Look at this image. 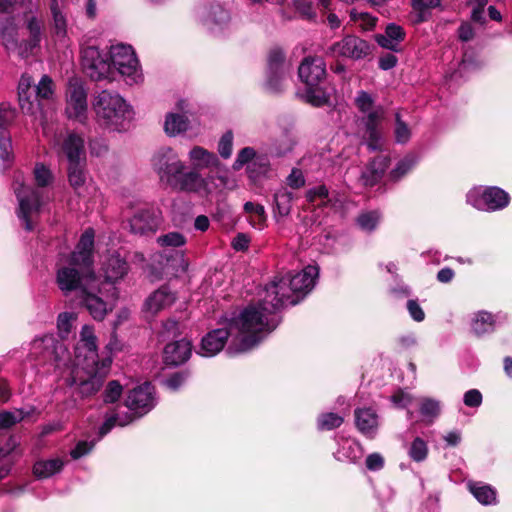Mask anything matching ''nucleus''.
Wrapping results in <instances>:
<instances>
[{
  "label": "nucleus",
  "instance_id": "obj_48",
  "mask_svg": "<svg viewBox=\"0 0 512 512\" xmlns=\"http://www.w3.org/2000/svg\"><path fill=\"white\" fill-rule=\"evenodd\" d=\"M36 98L34 99L36 103L37 100H49L52 98L54 94V85L52 79L43 75L38 85L35 87Z\"/></svg>",
  "mask_w": 512,
  "mask_h": 512
},
{
  "label": "nucleus",
  "instance_id": "obj_9",
  "mask_svg": "<svg viewBox=\"0 0 512 512\" xmlns=\"http://www.w3.org/2000/svg\"><path fill=\"white\" fill-rule=\"evenodd\" d=\"M298 75L306 86L303 94L306 102L316 107L328 103L329 93L321 85L326 76V65L321 57H306L299 66Z\"/></svg>",
  "mask_w": 512,
  "mask_h": 512
},
{
  "label": "nucleus",
  "instance_id": "obj_43",
  "mask_svg": "<svg viewBox=\"0 0 512 512\" xmlns=\"http://www.w3.org/2000/svg\"><path fill=\"white\" fill-rule=\"evenodd\" d=\"M84 163L85 161H78L68 164V180L75 190L81 188L85 183Z\"/></svg>",
  "mask_w": 512,
  "mask_h": 512
},
{
  "label": "nucleus",
  "instance_id": "obj_4",
  "mask_svg": "<svg viewBox=\"0 0 512 512\" xmlns=\"http://www.w3.org/2000/svg\"><path fill=\"white\" fill-rule=\"evenodd\" d=\"M245 313V308L232 318L226 328H218L207 333L201 341V346L198 353L205 357H212L218 354L225 346L228 338H230V345L228 352L230 354L242 353L251 350L257 346L268 334V329L256 331L257 327L251 322L249 325H244L242 316Z\"/></svg>",
  "mask_w": 512,
  "mask_h": 512
},
{
  "label": "nucleus",
  "instance_id": "obj_36",
  "mask_svg": "<svg viewBox=\"0 0 512 512\" xmlns=\"http://www.w3.org/2000/svg\"><path fill=\"white\" fill-rule=\"evenodd\" d=\"M50 9L53 19L52 29L54 36L58 41H64L67 36L66 16L63 14L57 0H51Z\"/></svg>",
  "mask_w": 512,
  "mask_h": 512
},
{
  "label": "nucleus",
  "instance_id": "obj_62",
  "mask_svg": "<svg viewBox=\"0 0 512 512\" xmlns=\"http://www.w3.org/2000/svg\"><path fill=\"white\" fill-rule=\"evenodd\" d=\"M468 4L473 7L472 9V20L475 22L483 21L484 7L487 4V0H467Z\"/></svg>",
  "mask_w": 512,
  "mask_h": 512
},
{
  "label": "nucleus",
  "instance_id": "obj_51",
  "mask_svg": "<svg viewBox=\"0 0 512 512\" xmlns=\"http://www.w3.org/2000/svg\"><path fill=\"white\" fill-rule=\"evenodd\" d=\"M76 319L77 315L74 312H62L58 315L57 328L62 338L69 335Z\"/></svg>",
  "mask_w": 512,
  "mask_h": 512
},
{
  "label": "nucleus",
  "instance_id": "obj_58",
  "mask_svg": "<svg viewBox=\"0 0 512 512\" xmlns=\"http://www.w3.org/2000/svg\"><path fill=\"white\" fill-rule=\"evenodd\" d=\"M411 137V130L408 125L396 114L395 139L397 143L405 144Z\"/></svg>",
  "mask_w": 512,
  "mask_h": 512
},
{
  "label": "nucleus",
  "instance_id": "obj_25",
  "mask_svg": "<svg viewBox=\"0 0 512 512\" xmlns=\"http://www.w3.org/2000/svg\"><path fill=\"white\" fill-rule=\"evenodd\" d=\"M136 419H138V417H136L133 411H124L123 407L118 405L105 412V420L99 428V435L100 437H103L115 426L124 427Z\"/></svg>",
  "mask_w": 512,
  "mask_h": 512
},
{
  "label": "nucleus",
  "instance_id": "obj_17",
  "mask_svg": "<svg viewBox=\"0 0 512 512\" xmlns=\"http://www.w3.org/2000/svg\"><path fill=\"white\" fill-rule=\"evenodd\" d=\"M54 148L59 156H64L67 159L68 164L85 161L84 139L74 132L56 137Z\"/></svg>",
  "mask_w": 512,
  "mask_h": 512
},
{
  "label": "nucleus",
  "instance_id": "obj_45",
  "mask_svg": "<svg viewBox=\"0 0 512 512\" xmlns=\"http://www.w3.org/2000/svg\"><path fill=\"white\" fill-rule=\"evenodd\" d=\"M292 199L293 194L285 188H281L275 193V206L280 216H287L290 213Z\"/></svg>",
  "mask_w": 512,
  "mask_h": 512
},
{
  "label": "nucleus",
  "instance_id": "obj_55",
  "mask_svg": "<svg viewBox=\"0 0 512 512\" xmlns=\"http://www.w3.org/2000/svg\"><path fill=\"white\" fill-rule=\"evenodd\" d=\"M162 247H180L186 243L185 237L179 232H170L157 238Z\"/></svg>",
  "mask_w": 512,
  "mask_h": 512
},
{
  "label": "nucleus",
  "instance_id": "obj_3",
  "mask_svg": "<svg viewBox=\"0 0 512 512\" xmlns=\"http://www.w3.org/2000/svg\"><path fill=\"white\" fill-rule=\"evenodd\" d=\"M93 245L94 231L87 229L81 235L75 251L57 263L55 282L65 296L72 292L79 296L92 282H97L91 268Z\"/></svg>",
  "mask_w": 512,
  "mask_h": 512
},
{
  "label": "nucleus",
  "instance_id": "obj_27",
  "mask_svg": "<svg viewBox=\"0 0 512 512\" xmlns=\"http://www.w3.org/2000/svg\"><path fill=\"white\" fill-rule=\"evenodd\" d=\"M192 352V345L186 339H181L166 345L164 349V361L168 365H180L186 362Z\"/></svg>",
  "mask_w": 512,
  "mask_h": 512
},
{
  "label": "nucleus",
  "instance_id": "obj_29",
  "mask_svg": "<svg viewBox=\"0 0 512 512\" xmlns=\"http://www.w3.org/2000/svg\"><path fill=\"white\" fill-rule=\"evenodd\" d=\"M404 38L405 32L403 28L394 23L387 25L384 34H377L375 36V40L379 46L393 52L400 50V43Z\"/></svg>",
  "mask_w": 512,
  "mask_h": 512
},
{
  "label": "nucleus",
  "instance_id": "obj_2",
  "mask_svg": "<svg viewBox=\"0 0 512 512\" xmlns=\"http://www.w3.org/2000/svg\"><path fill=\"white\" fill-rule=\"evenodd\" d=\"M112 363L111 356L99 359L94 330L84 325L80 339L75 347V363L71 371L72 386H76L83 397H88L100 390Z\"/></svg>",
  "mask_w": 512,
  "mask_h": 512
},
{
  "label": "nucleus",
  "instance_id": "obj_53",
  "mask_svg": "<svg viewBox=\"0 0 512 512\" xmlns=\"http://www.w3.org/2000/svg\"><path fill=\"white\" fill-rule=\"evenodd\" d=\"M122 392L123 387L117 380L108 382L102 394L104 403H115L121 397Z\"/></svg>",
  "mask_w": 512,
  "mask_h": 512
},
{
  "label": "nucleus",
  "instance_id": "obj_24",
  "mask_svg": "<svg viewBox=\"0 0 512 512\" xmlns=\"http://www.w3.org/2000/svg\"><path fill=\"white\" fill-rule=\"evenodd\" d=\"M199 17L203 24L211 31L217 32L227 27L230 15L220 5H211L205 7L199 12Z\"/></svg>",
  "mask_w": 512,
  "mask_h": 512
},
{
  "label": "nucleus",
  "instance_id": "obj_18",
  "mask_svg": "<svg viewBox=\"0 0 512 512\" xmlns=\"http://www.w3.org/2000/svg\"><path fill=\"white\" fill-rule=\"evenodd\" d=\"M330 52L334 56L360 60L370 54L371 48L367 41L354 35H348L341 41L333 44L330 48Z\"/></svg>",
  "mask_w": 512,
  "mask_h": 512
},
{
  "label": "nucleus",
  "instance_id": "obj_26",
  "mask_svg": "<svg viewBox=\"0 0 512 512\" xmlns=\"http://www.w3.org/2000/svg\"><path fill=\"white\" fill-rule=\"evenodd\" d=\"M188 158L192 165V168L189 170H195L197 172L202 169H218L221 166L217 155L201 146H194L189 151Z\"/></svg>",
  "mask_w": 512,
  "mask_h": 512
},
{
  "label": "nucleus",
  "instance_id": "obj_56",
  "mask_svg": "<svg viewBox=\"0 0 512 512\" xmlns=\"http://www.w3.org/2000/svg\"><path fill=\"white\" fill-rule=\"evenodd\" d=\"M415 161L411 157H405L400 160L396 167L390 172V177L392 180L397 181L406 175L414 166Z\"/></svg>",
  "mask_w": 512,
  "mask_h": 512
},
{
  "label": "nucleus",
  "instance_id": "obj_52",
  "mask_svg": "<svg viewBox=\"0 0 512 512\" xmlns=\"http://www.w3.org/2000/svg\"><path fill=\"white\" fill-rule=\"evenodd\" d=\"M343 423V417L336 413H324L318 417V428L320 430H332Z\"/></svg>",
  "mask_w": 512,
  "mask_h": 512
},
{
  "label": "nucleus",
  "instance_id": "obj_49",
  "mask_svg": "<svg viewBox=\"0 0 512 512\" xmlns=\"http://www.w3.org/2000/svg\"><path fill=\"white\" fill-rule=\"evenodd\" d=\"M408 454L410 458L415 462L424 461L428 455L427 443L419 437L415 438L411 443Z\"/></svg>",
  "mask_w": 512,
  "mask_h": 512
},
{
  "label": "nucleus",
  "instance_id": "obj_40",
  "mask_svg": "<svg viewBox=\"0 0 512 512\" xmlns=\"http://www.w3.org/2000/svg\"><path fill=\"white\" fill-rule=\"evenodd\" d=\"M270 168V160L267 154L257 153L253 162L246 168L250 179L256 180L261 175H265Z\"/></svg>",
  "mask_w": 512,
  "mask_h": 512
},
{
  "label": "nucleus",
  "instance_id": "obj_16",
  "mask_svg": "<svg viewBox=\"0 0 512 512\" xmlns=\"http://www.w3.org/2000/svg\"><path fill=\"white\" fill-rule=\"evenodd\" d=\"M155 406L154 388L145 383L132 389L125 400V407L140 418Z\"/></svg>",
  "mask_w": 512,
  "mask_h": 512
},
{
  "label": "nucleus",
  "instance_id": "obj_1",
  "mask_svg": "<svg viewBox=\"0 0 512 512\" xmlns=\"http://www.w3.org/2000/svg\"><path fill=\"white\" fill-rule=\"evenodd\" d=\"M319 275V268L308 265L302 271L295 274L275 278L265 286L260 299L245 308L242 316L244 325L251 322L257 327L256 331L264 328L271 333L280 323L278 312L284 305L297 304L315 285Z\"/></svg>",
  "mask_w": 512,
  "mask_h": 512
},
{
  "label": "nucleus",
  "instance_id": "obj_44",
  "mask_svg": "<svg viewBox=\"0 0 512 512\" xmlns=\"http://www.w3.org/2000/svg\"><path fill=\"white\" fill-rule=\"evenodd\" d=\"M381 213L377 210L362 212L357 217V224L365 232H372L381 221Z\"/></svg>",
  "mask_w": 512,
  "mask_h": 512
},
{
  "label": "nucleus",
  "instance_id": "obj_14",
  "mask_svg": "<svg viewBox=\"0 0 512 512\" xmlns=\"http://www.w3.org/2000/svg\"><path fill=\"white\" fill-rule=\"evenodd\" d=\"M65 114L69 119L84 123L88 115L87 91L78 79H71L65 96Z\"/></svg>",
  "mask_w": 512,
  "mask_h": 512
},
{
  "label": "nucleus",
  "instance_id": "obj_22",
  "mask_svg": "<svg viewBox=\"0 0 512 512\" xmlns=\"http://www.w3.org/2000/svg\"><path fill=\"white\" fill-rule=\"evenodd\" d=\"M176 300V295L167 286H162L148 296L143 305L147 316H155L160 311L169 308Z\"/></svg>",
  "mask_w": 512,
  "mask_h": 512
},
{
  "label": "nucleus",
  "instance_id": "obj_57",
  "mask_svg": "<svg viewBox=\"0 0 512 512\" xmlns=\"http://www.w3.org/2000/svg\"><path fill=\"white\" fill-rule=\"evenodd\" d=\"M233 139L234 137L231 131H227L221 136L218 142V153L222 158L228 159L232 155Z\"/></svg>",
  "mask_w": 512,
  "mask_h": 512
},
{
  "label": "nucleus",
  "instance_id": "obj_19",
  "mask_svg": "<svg viewBox=\"0 0 512 512\" xmlns=\"http://www.w3.org/2000/svg\"><path fill=\"white\" fill-rule=\"evenodd\" d=\"M33 350L42 351L44 358L54 361L59 367L69 359V352L66 346L58 341L54 335H45L33 341Z\"/></svg>",
  "mask_w": 512,
  "mask_h": 512
},
{
  "label": "nucleus",
  "instance_id": "obj_10",
  "mask_svg": "<svg viewBox=\"0 0 512 512\" xmlns=\"http://www.w3.org/2000/svg\"><path fill=\"white\" fill-rule=\"evenodd\" d=\"M356 107L365 116L362 122L365 126L364 140L372 151L381 149L384 143L382 131L379 127L383 117L382 106H375L374 99L366 91H359L355 98Z\"/></svg>",
  "mask_w": 512,
  "mask_h": 512
},
{
  "label": "nucleus",
  "instance_id": "obj_33",
  "mask_svg": "<svg viewBox=\"0 0 512 512\" xmlns=\"http://www.w3.org/2000/svg\"><path fill=\"white\" fill-rule=\"evenodd\" d=\"M65 463V460L60 457L40 459L33 465V475L37 479H48L60 473L63 470Z\"/></svg>",
  "mask_w": 512,
  "mask_h": 512
},
{
  "label": "nucleus",
  "instance_id": "obj_31",
  "mask_svg": "<svg viewBox=\"0 0 512 512\" xmlns=\"http://www.w3.org/2000/svg\"><path fill=\"white\" fill-rule=\"evenodd\" d=\"M355 423L358 430L366 437L373 438L378 429V416L371 408L356 409Z\"/></svg>",
  "mask_w": 512,
  "mask_h": 512
},
{
  "label": "nucleus",
  "instance_id": "obj_60",
  "mask_svg": "<svg viewBox=\"0 0 512 512\" xmlns=\"http://www.w3.org/2000/svg\"><path fill=\"white\" fill-rule=\"evenodd\" d=\"M15 118V110L8 103L0 104V129L7 126Z\"/></svg>",
  "mask_w": 512,
  "mask_h": 512
},
{
  "label": "nucleus",
  "instance_id": "obj_8",
  "mask_svg": "<svg viewBox=\"0 0 512 512\" xmlns=\"http://www.w3.org/2000/svg\"><path fill=\"white\" fill-rule=\"evenodd\" d=\"M26 28L29 36L18 41V28L12 19L0 20V40L8 52L16 53L21 58H26L34 53L42 39L43 21L35 15L26 20Z\"/></svg>",
  "mask_w": 512,
  "mask_h": 512
},
{
  "label": "nucleus",
  "instance_id": "obj_59",
  "mask_svg": "<svg viewBox=\"0 0 512 512\" xmlns=\"http://www.w3.org/2000/svg\"><path fill=\"white\" fill-rule=\"evenodd\" d=\"M0 159L7 163L13 159L11 137L4 132L0 133Z\"/></svg>",
  "mask_w": 512,
  "mask_h": 512
},
{
  "label": "nucleus",
  "instance_id": "obj_38",
  "mask_svg": "<svg viewBox=\"0 0 512 512\" xmlns=\"http://www.w3.org/2000/svg\"><path fill=\"white\" fill-rule=\"evenodd\" d=\"M243 208L252 227L259 230L265 227L267 216L263 205L248 201Z\"/></svg>",
  "mask_w": 512,
  "mask_h": 512
},
{
  "label": "nucleus",
  "instance_id": "obj_13",
  "mask_svg": "<svg viewBox=\"0 0 512 512\" xmlns=\"http://www.w3.org/2000/svg\"><path fill=\"white\" fill-rule=\"evenodd\" d=\"M466 201L479 211L494 212L506 208L510 203V196L496 186H477L469 190Z\"/></svg>",
  "mask_w": 512,
  "mask_h": 512
},
{
  "label": "nucleus",
  "instance_id": "obj_5",
  "mask_svg": "<svg viewBox=\"0 0 512 512\" xmlns=\"http://www.w3.org/2000/svg\"><path fill=\"white\" fill-rule=\"evenodd\" d=\"M152 166L160 181L176 191L207 193V178L200 172L188 170L178 153L171 147H162L152 157Z\"/></svg>",
  "mask_w": 512,
  "mask_h": 512
},
{
  "label": "nucleus",
  "instance_id": "obj_63",
  "mask_svg": "<svg viewBox=\"0 0 512 512\" xmlns=\"http://www.w3.org/2000/svg\"><path fill=\"white\" fill-rule=\"evenodd\" d=\"M463 401L468 407H479L482 403V394L477 389L468 390L464 394Z\"/></svg>",
  "mask_w": 512,
  "mask_h": 512
},
{
  "label": "nucleus",
  "instance_id": "obj_54",
  "mask_svg": "<svg viewBox=\"0 0 512 512\" xmlns=\"http://www.w3.org/2000/svg\"><path fill=\"white\" fill-rule=\"evenodd\" d=\"M440 403L432 398H423L420 403V413L426 418H435L439 415Z\"/></svg>",
  "mask_w": 512,
  "mask_h": 512
},
{
  "label": "nucleus",
  "instance_id": "obj_61",
  "mask_svg": "<svg viewBox=\"0 0 512 512\" xmlns=\"http://www.w3.org/2000/svg\"><path fill=\"white\" fill-rule=\"evenodd\" d=\"M393 404L398 408H406L412 403V396L408 392L399 390L391 396Z\"/></svg>",
  "mask_w": 512,
  "mask_h": 512
},
{
  "label": "nucleus",
  "instance_id": "obj_15",
  "mask_svg": "<svg viewBox=\"0 0 512 512\" xmlns=\"http://www.w3.org/2000/svg\"><path fill=\"white\" fill-rule=\"evenodd\" d=\"M82 66L87 76L94 81L114 78L111 60L108 61L97 47L89 46L82 50Z\"/></svg>",
  "mask_w": 512,
  "mask_h": 512
},
{
  "label": "nucleus",
  "instance_id": "obj_50",
  "mask_svg": "<svg viewBox=\"0 0 512 512\" xmlns=\"http://www.w3.org/2000/svg\"><path fill=\"white\" fill-rule=\"evenodd\" d=\"M257 153L258 152H256V150L252 147H244L238 152L237 157L232 165V168L235 171H239L244 166H246V168L249 167Z\"/></svg>",
  "mask_w": 512,
  "mask_h": 512
},
{
  "label": "nucleus",
  "instance_id": "obj_37",
  "mask_svg": "<svg viewBox=\"0 0 512 512\" xmlns=\"http://www.w3.org/2000/svg\"><path fill=\"white\" fill-rule=\"evenodd\" d=\"M470 492L483 505H495L497 503L496 491L490 485L471 482L468 484Z\"/></svg>",
  "mask_w": 512,
  "mask_h": 512
},
{
  "label": "nucleus",
  "instance_id": "obj_23",
  "mask_svg": "<svg viewBox=\"0 0 512 512\" xmlns=\"http://www.w3.org/2000/svg\"><path fill=\"white\" fill-rule=\"evenodd\" d=\"M128 269L125 259L116 252L106 256L101 266V271L109 287L123 279L128 273Z\"/></svg>",
  "mask_w": 512,
  "mask_h": 512
},
{
  "label": "nucleus",
  "instance_id": "obj_32",
  "mask_svg": "<svg viewBox=\"0 0 512 512\" xmlns=\"http://www.w3.org/2000/svg\"><path fill=\"white\" fill-rule=\"evenodd\" d=\"M32 84V77L27 74H24L22 75L18 85V97L20 108L23 113L31 115L35 114V112L39 109V103H36L35 100L32 99L31 94L29 93Z\"/></svg>",
  "mask_w": 512,
  "mask_h": 512
},
{
  "label": "nucleus",
  "instance_id": "obj_20",
  "mask_svg": "<svg viewBox=\"0 0 512 512\" xmlns=\"http://www.w3.org/2000/svg\"><path fill=\"white\" fill-rule=\"evenodd\" d=\"M287 71L288 65L285 63L282 51H271L268 58L267 88L272 92L280 91L286 79Z\"/></svg>",
  "mask_w": 512,
  "mask_h": 512
},
{
  "label": "nucleus",
  "instance_id": "obj_11",
  "mask_svg": "<svg viewBox=\"0 0 512 512\" xmlns=\"http://www.w3.org/2000/svg\"><path fill=\"white\" fill-rule=\"evenodd\" d=\"M79 303L84 306L93 319L101 321L108 312L112 311L118 299V290L115 286L100 288L97 282H92L78 296Z\"/></svg>",
  "mask_w": 512,
  "mask_h": 512
},
{
  "label": "nucleus",
  "instance_id": "obj_39",
  "mask_svg": "<svg viewBox=\"0 0 512 512\" xmlns=\"http://www.w3.org/2000/svg\"><path fill=\"white\" fill-rule=\"evenodd\" d=\"M362 456L361 447L357 442L346 440L334 453V457L342 462H356Z\"/></svg>",
  "mask_w": 512,
  "mask_h": 512
},
{
  "label": "nucleus",
  "instance_id": "obj_6",
  "mask_svg": "<svg viewBox=\"0 0 512 512\" xmlns=\"http://www.w3.org/2000/svg\"><path fill=\"white\" fill-rule=\"evenodd\" d=\"M36 188L15 182L14 192L18 200L17 216L27 231H32L43 204L49 199L47 188L52 185L54 175L49 167L38 162L33 168Z\"/></svg>",
  "mask_w": 512,
  "mask_h": 512
},
{
  "label": "nucleus",
  "instance_id": "obj_34",
  "mask_svg": "<svg viewBox=\"0 0 512 512\" xmlns=\"http://www.w3.org/2000/svg\"><path fill=\"white\" fill-rule=\"evenodd\" d=\"M161 260L158 261L160 265V277L176 276L179 270L184 271L185 265L182 256L171 254L159 255Z\"/></svg>",
  "mask_w": 512,
  "mask_h": 512
},
{
  "label": "nucleus",
  "instance_id": "obj_21",
  "mask_svg": "<svg viewBox=\"0 0 512 512\" xmlns=\"http://www.w3.org/2000/svg\"><path fill=\"white\" fill-rule=\"evenodd\" d=\"M160 223V212L149 208L137 211L129 220L131 232L140 235L156 232Z\"/></svg>",
  "mask_w": 512,
  "mask_h": 512
},
{
  "label": "nucleus",
  "instance_id": "obj_42",
  "mask_svg": "<svg viewBox=\"0 0 512 512\" xmlns=\"http://www.w3.org/2000/svg\"><path fill=\"white\" fill-rule=\"evenodd\" d=\"M306 199L310 203H314L320 201L319 205L323 206H332L335 207V202H333L330 197L329 190L325 185H318L309 189L306 192Z\"/></svg>",
  "mask_w": 512,
  "mask_h": 512
},
{
  "label": "nucleus",
  "instance_id": "obj_12",
  "mask_svg": "<svg viewBox=\"0 0 512 512\" xmlns=\"http://www.w3.org/2000/svg\"><path fill=\"white\" fill-rule=\"evenodd\" d=\"M109 54L113 71L124 77L128 84H137L142 80L138 59L130 45H112Z\"/></svg>",
  "mask_w": 512,
  "mask_h": 512
},
{
  "label": "nucleus",
  "instance_id": "obj_41",
  "mask_svg": "<svg viewBox=\"0 0 512 512\" xmlns=\"http://www.w3.org/2000/svg\"><path fill=\"white\" fill-rule=\"evenodd\" d=\"M295 144V137L290 133H284L274 140L270 153L275 156L286 155L294 149Z\"/></svg>",
  "mask_w": 512,
  "mask_h": 512
},
{
  "label": "nucleus",
  "instance_id": "obj_30",
  "mask_svg": "<svg viewBox=\"0 0 512 512\" xmlns=\"http://www.w3.org/2000/svg\"><path fill=\"white\" fill-rule=\"evenodd\" d=\"M389 164L386 155L375 157L362 172L361 179L365 186H373L383 177Z\"/></svg>",
  "mask_w": 512,
  "mask_h": 512
},
{
  "label": "nucleus",
  "instance_id": "obj_28",
  "mask_svg": "<svg viewBox=\"0 0 512 512\" xmlns=\"http://www.w3.org/2000/svg\"><path fill=\"white\" fill-rule=\"evenodd\" d=\"M496 326V316L492 313L479 310L470 317V331L477 337L492 333Z\"/></svg>",
  "mask_w": 512,
  "mask_h": 512
},
{
  "label": "nucleus",
  "instance_id": "obj_47",
  "mask_svg": "<svg viewBox=\"0 0 512 512\" xmlns=\"http://www.w3.org/2000/svg\"><path fill=\"white\" fill-rule=\"evenodd\" d=\"M350 18L364 31L372 30L377 22L376 17L366 12H358L356 9L350 11Z\"/></svg>",
  "mask_w": 512,
  "mask_h": 512
},
{
  "label": "nucleus",
  "instance_id": "obj_46",
  "mask_svg": "<svg viewBox=\"0 0 512 512\" xmlns=\"http://www.w3.org/2000/svg\"><path fill=\"white\" fill-rule=\"evenodd\" d=\"M30 412L23 409H14L13 411H4L0 413V429H7L22 421Z\"/></svg>",
  "mask_w": 512,
  "mask_h": 512
},
{
  "label": "nucleus",
  "instance_id": "obj_64",
  "mask_svg": "<svg viewBox=\"0 0 512 512\" xmlns=\"http://www.w3.org/2000/svg\"><path fill=\"white\" fill-rule=\"evenodd\" d=\"M187 378L188 375L186 373L178 372L170 376L165 384L170 390L175 391L186 382Z\"/></svg>",
  "mask_w": 512,
  "mask_h": 512
},
{
  "label": "nucleus",
  "instance_id": "obj_35",
  "mask_svg": "<svg viewBox=\"0 0 512 512\" xmlns=\"http://www.w3.org/2000/svg\"><path fill=\"white\" fill-rule=\"evenodd\" d=\"M189 127L188 118L179 113H168L164 121V131L170 137H175L185 131Z\"/></svg>",
  "mask_w": 512,
  "mask_h": 512
},
{
  "label": "nucleus",
  "instance_id": "obj_7",
  "mask_svg": "<svg viewBox=\"0 0 512 512\" xmlns=\"http://www.w3.org/2000/svg\"><path fill=\"white\" fill-rule=\"evenodd\" d=\"M96 122L112 131L125 130L132 119V107L116 91L101 90L91 100Z\"/></svg>",
  "mask_w": 512,
  "mask_h": 512
}]
</instances>
